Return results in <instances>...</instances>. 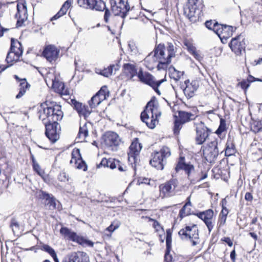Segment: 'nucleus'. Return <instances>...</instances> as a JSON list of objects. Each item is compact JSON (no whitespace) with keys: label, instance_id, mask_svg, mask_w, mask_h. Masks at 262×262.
<instances>
[{"label":"nucleus","instance_id":"f257e3e1","mask_svg":"<svg viewBox=\"0 0 262 262\" xmlns=\"http://www.w3.org/2000/svg\"><path fill=\"white\" fill-rule=\"evenodd\" d=\"M176 47L170 42L167 43L166 48L164 45L159 44L155 49L154 53H151L144 59L145 62L151 64L158 62V67L162 68V65H167L171 62L172 57H174L176 52Z\"/></svg>","mask_w":262,"mask_h":262},{"label":"nucleus","instance_id":"f03ea898","mask_svg":"<svg viewBox=\"0 0 262 262\" xmlns=\"http://www.w3.org/2000/svg\"><path fill=\"white\" fill-rule=\"evenodd\" d=\"M158 101L154 97L146 105L145 110L141 114V119L151 129L155 127L158 122V118L161 116Z\"/></svg>","mask_w":262,"mask_h":262},{"label":"nucleus","instance_id":"7ed1b4c3","mask_svg":"<svg viewBox=\"0 0 262 262\" xmlns=\"http://www.w3.org/2000/svg\"><path fill=\"white\" fill-rule=\"evenodd\" d=\"M171 155L170 149L166 147H163L159 151L155 152L152 155L150 160L151 165L157 169L162 170L164 168V161Z\"/></svg>","mask_w":262,"mask_h":262},{"label":"nucleus","instance_id":"20e7f679","mask_svg":"<svg viewBox=\"0 0 262 262\" xmlns=\"http://www.w3.org/2000/svg\"><path fill=\"white\" fill-rule=\"evenodd\" d=\"M138 77L141 82L150 86L158 95H161V93L158 88L165 81L164 79L157 80L151 74L148 72H143L141 69L138 72Z\"/></svg>","mask_w":262,"mask_h":262},{"label":"nucleus","instance_id":"39448f33","mask_svg":"<svg viewBox=\"0 0 262 262\" xmlns=\"http://www.w3.org/2000/svg\"><path fill=\"white\" fill-rule=\"evenodd\" d=\"M179 235L183 240H190L192 246L196 245L199 242V230L195 225L192 226H186L181 229Z\"/></svg>","mask_w":262,"mask_h":262},{"label":"nucleus","instance_id":"423d86ee","mask_svg":"<svg viewBox=\"0 0 262 262\" xmlns=\"http://www.w3.org/2000/svg\"><path fill=\"white\" fill-rule=\"evenodd\" d=\"M23 53L21 43L17 40L12 38L11 40L10 51L8 53L6 60L11 66L13 63L19 60V57Z\"/></svg>","mask_w":262,"mask_h":262},{"label":"nucleus","instance_id":"0eeeda50","mask_svg":"<svg viewBox=\"0 0 262 262\" xmlns=\"http://www.w3.org/2000/svg\"><path fill=\"white\" fill-rule=\"evenodd\" d=\"M218 145V141L215 139L209 142L203 149V157L208 162L214 163L216 160L219 154Z\"/></svg>","mask_w":262,"mask_h":262},{"label":"nucleus","instance_id":"6e6552de","mask_svg":"<svg viewBox=\"0 0 262 262\" xmlns=\"http://www.w3.org/2000/svg\"><path fill=\"white\" fill-rule=\"evenodd\" d=\"M112 11L115 15H120L124 18L130 10L128 0H111Z\"/></svg>","mask_w":262,"mask_h":262},{"label":"nucleus","instance_id":"1a4fd4ad","mask_svg":"<svg viewBox=\"0 0 262 262\" xmlns=\"http://www.w3.org/2000/svg\"><path fill=\"white\" fill-rule=\"evenodd\" d=\"M199 0H188L184 7V14L191 21L195 20L193 18L200 17L201 10L199 8Z\"/></svg>","mask_w":262,"mask_h":262},{"label":"nucleus","instance_id":"9d476101","mask_svg":"<svg viewBox=\"0 0 262 262\" xmlns=\"http://www.w3.org/2000/svg\"><path fill=\"white\" fill-rule=\"evenodd\" d=\"M104 145L112 151L117 150L121 140L119 135L114 132H107L103 136Z\"/></svg>","mask_w":262,"mask_h":262},{"label":"nucleus","instance_id":"9b49d317","mask_svg":"<svg viewBox=\"0 0 262 262\" xmlns=\"http://www.w3.org/2000/svg\"><path fill=\"white\" fill-rule=\"evenodd\" d=\"M178 185V182L176 179H170L159 186L160 194L163 198L173 196L176 193V188Z\"/></svg>","mask_w":262,"mask_h":262},{"label":"nucleus","instance_id":"f8f14e48","mask_svg":"<svg viewBox=\"0 0 262 262\" xmlns=\"http://www.w3.org/2000/svg\"><path fill=\"white\" fill-rule=\"evenodd\" d=\"M77 3L81 7L96 11H103L105 8L102 0H77Z\"/></svg>","mask_w":262,"mask_h":262},{"label":"nucleus","instance_id":"ddd939ff","mask_svg":"<svg viewBox=\"0 0 262 262\" xmlns=\"http://www.w3.org/2000/svg\"><path fill=\"white\" fill-rule=\"evenodd\" d=\"M196 216L202 220L207 226L210 233L214 227V212L211 209L199 212L195 214Z\"/></svg>","mask_w":262,"mask_h":262},{"label":"nucleus","instance_id":"4468645a","mask_svg":"<svg viewBox=\"0 0 262 262\" xmlns=\"http://www.w3.org/2000/svg\"><path fill=\"white\" fill-rule=\"evenodd\" d=\"M51 106L48 104L47 102L41 104L38 110L39 118L42 120L43 123L48 124L53 123V119L52 117L53 113Z\"/></svg>","mask_w":262,"mask_h":262},{"label":"nucleus","instance_id":"2eb2a0df","mask_svg":"<svg viewBox=\"0 0 262 262\" xmlns=\"http://www.w3.org/2000/svg\"><path fill=\"white\" fill-rule=\"evenodd\" d=\"M70 164L75 168L82 169L83 171L87 170V165L82 159L80 154V150L78 148H75L73 150Z\"/></svg>","mask_w":262,"mask_h":262},{"label":"nucleus","instance_id":"dca6fc26","mask_svg":"<svg viewBox=\"0 0 262 262\" xmlns=\"http://www.w3.org/2000/svg\"><path fill=\"white\" fill-rule=\"evenodd\" d=\"M67 103L73 106L79 115L83 116L86 120L92 113L91 110H90L88 106L83 105L82 103L77 101L74 98H72L70 97L68 99L67 98Z\"/></svg>","mask_w":262,"mask_h":262},{"label":"nucleus","instance_id":"f3484780","mask_svg":"<svg viewBox=\"0 0 262 262\" xmlns=\"http://www.w3.org/2000/svg\"><path fill=\"white\" fill-rule=\"evenodd\" d=\"M45 125L46 136L52 143H55L59 139L60 129L58 127V123H51L45 124Z\"/></svg>","mask_w":262,"mask_h":262},{"label":"nucleus","instance_id":"a211bd4d","mask_svg":"<svg viewBox=\"0 0 262 262\" xmlns=\"http://www.w3.org/2000/svg\"><path fill=\"white\" fill-rule=\"evenodd\" d=\"M196 142L198 144H202L209 136L211 130L205 125L204 123L200 122L196 125Z\"/></svg>","mask_w":262,"mask_h":262},{"label":"nucleus","instance_id":"6ab92c4d","mask_svg":"<svg viewBox=\"0 0 262 262\" xmlns=\"http://www.w3.org/2000/svg\"><path fill=\"white\" fill-rule=\"evenodd\" d=\"M244 39L245 38L241 34L233 38L229 44L231 50L234 52L236 55H241L242 52L245 50V43Z\"/></svg>","mask_w":262,"mask_h":262},{"label":"nucleus","instance_id":"aec40b11","mask_svg":"<svg viewBox=\"0 0 262 262\" xmlns=\"http://www.w3.org/2000/svg\"><path fill=\"white\" fill-rule=\"evenodd\" d=\"M142 148L141 144L139 141V139L135 138L132 142L129 148L128 152V160L130 162L136 163L138 160V156H139L141 150Z\"/></svg>","mask_w":262,"mask_h":262},{"label":"nucleus","instance_id":"412c9836","mask_svg":"<svg viewBox=\"0 0 262 262\" xmlns=\"http://www.w3.org/2000/svg\"><path fill=\"white\" fill-rule=\"evenodd\" d=\"M67 236H68L70 240L76 242L77 243L82 245L83 246L93 247L94 245L93 242L88 240L83 237L78 236L76 233L71 232L67 228Z\"/></svg>","mask_w":262,"mask_h":262},{"label":"nucleus","instance_id":"4be33fe9","mask_svg":"<svg viewBox=\"0 0 262 262\" xmlns=\"http://www.w3.org/2000/svg\"><path fill=\"white\" fill-rule=\"evenodd\" d=\"M217 27L219 28L217 29H215V33L221 40L223 39H226L232 35L233 28L232 26L220 24V25H217Z\"/></svg>","mask_w":262,"mask_h":262},{"label":"nucleus","instance_id":"5701e85b","mask_svg":"<svg viewBox=\"0 0 262 262\" xmlns=\"http://www.w3.org/2000/svg\"><path fill=\"white\" fill-rule=\"evenodd\" d=\"M58 54L59 51L55 46L52 45H49L46 47L42 52L43 57L50 62L57 59Z\"/></svg>","mask_w":262,"mask_h":262},{"label":"nucleus","instance_id":"b1692460","mask_svg":"<svg viewBox=\"0 0 262 262\" xmlns=\"http://www.w3.org/2000/svg\"><path fill=\"white\" fill-rule=\"evenodd\" d=\"M17 12L15 14V17L17 19L16 25L18 27H21L28 18L27 6L26 4H23L22 7L20 8L17 5Z\"/></svg>","mask_w":262,"mask_h":262},{"label":"nucleus","instance_id":"393cba45","mask_svg":"<svg viewBox=\"0 0 262 262\" xmlns=\"http://www.w3.org/2000/svg\"><path fill=\"white\" fill-rule=\"evenodd\" d=\"M184 84L185 87L183 89L184 93L189 98L192 97L199 87L198 82L196 81L190 82L189 80H186L185 81Z\"/></svg>","mask_w":262,"mask_h":262},{"label":"nucleus","instance_id":"a878e982","mask_svg":"<svg viewBox=\"0 0 262 262\" xmlns=\"http://www.w3.org/2000/svg\"><path fill=\"white\" fill-rule=\"evenodd\" d=\"M39 197L40 199L45 200V204L50 209H54L55 208V199L50 194L44 191H41Z\"/></svg>","mask_w":262,"mask_h":262},{"label":"nucleus","instance_id":"bb28decb","mask_svg":"<svg viewBox=\"0 0 262 262\" xmlns=\"http://www.w3.org/2000/svg\"><path fill=\"white\" fill-rule=\"evenodd\" d=\"M184 158H181L175 169L177 171L180 169H183L187 174L188 178H190V173L194 170V166L190 164H187L184 162Z\"/></svg>","mask_w":262,"mask_h":262},{"label":"nucleus","instance_id":"cd10ccee","mask_svg":"<svg viewBox=\"0 0 262 262\" xmlns=\"http://www.w3.org/2000/svg\"><path fill=\"white\" fill-rule=\"evenodd\" d=\"M123 68L125 74L127 75L129 79L134 80V77L136 75L138 76V73L135 64L129 63H125L123 65Z\"/></svg>","mask_w":262,"mask_h":262},{"label":"nucleus","instance_id":"c85d7f7f","mask_svg":"<svg viewBox=\"0 0 262 262\" xmlns=\"http://www.w3.org/2000/svg\"><path fill=\"white\" fill-rule=\"evenodd\" d=\"M15 78L18 80L19 82V92L16 96V99H19L26 93V91L29 89L30 85L25 79H20L17 75H15Z\"/></svg>","mask_w":262,"mask_h":262},{"label":"nucleus","instance_id":"c756f323","mask_svg":"<svg viewBox=\"0 0 262 262\" xmlns=\"http://www.w3.org/2000/svg\"><path fill=\"white\" fill-rule=\"evenodd\" d=\"M51 106L53 113H51L53 119V123H58V121L61 120L63 117V113L61 111V106L58 104H55Z\"/></svg>","mask_w":262,"mask_h":262},{"label":"nucleus","instance_id":"7c9ffc66","mask_svg":"<svg viewBox=\"0 0 262 262\" xmlns=\"http://www.w3.org/2000/svg\"><path fill=\"white\" fill-rule=\"evenodd\" d=\"M118 69L119 68L117 65L112 64L103 70L97 69L96 72L104 77H108L113 74H115L116 71L118 70Z\"/></svg>","mask_w":262,"mask_h":262},{"label":"nucleus","instance_id":"2f4dec72","mask_svg":"<svg viewBox=\"0 0 262 262\" xmlns=\"http://www.w3.org/2000/svg\"><path fill=\"white\" fill-rule=\"evenodd\" d=\"M91 126V123L90 122L85 123L82 126L80 125L77 138L81 140L78 142H82L85 140L89 135V128Z\"/></svg>","mask_w":262,"mask_h":262},{"label":"nucleus","instance_id":"473e14b6","mask_svg":"<svg viewBox=\"0 0 262 262\" xmlns=\"http://www.w3.org/2000/svg\"><path fill=\"white\" fill-rule=\"evenodd\" d=\"M64 83L60 82L58 79L56 78L52 79V87L54 91L60 94L61 96L66 95V90H64Z\"/></svg>","mask_w":262,"mask_h":262},{"label":"nucleus","instance_id":"72a5a7b5","mask_svg":"<svg viewBox=\"0 0 262 262\" xmlns=\"http://www.w3.org/2000/svg\"><path fill=\"white\" fill-rule=\"evenodd\" d=\"M179 119L183 123L189 122L191 120H193L196 117V115L191 112H187L185 111H179Z\"/></svg>","mask_w":262,"mask_h":262},{"label":"nucleus","instance_id":"f704fd0d","mask_svg":"<svg viewBox=\"0 0 262 262\" xmlns=\"http://www.w3.org/2000/svg\"><path fill=\"white\" fill-rule=\"evenodd\" d=\"M119 164V160H116L113 158H109L107 159L106 158H103L102 159L100 163L97 166L98 167H100V166H104L110 167V168L113 169L117 167V164Z\"/></svg>","mask_w":262,"mask_h":262},{"label":"nucleus","instance_id":"c9c22d12","mask_svg":"<svg viewBox=\"0 0 262 262\" xmlns=\"http://www.w3.org/2000/svg\"><path fill=\"white\" fill-rule=\"evenodd\" d=\"M184 45L186 47L188 52L191 54L198 60H201V56L196 52L195 48L188 41H185Z\"/></svg>","mask_w":262,"mask_h":262},{"label":"nucleus","instance_id":"e433bc0d","mask_svg":"<svg viewBox=\"0 0 262 262\" xmlns=\"http://www.w3.org/2000/svg\"><path fill=\"white\" fill-rule=\"evenodd\" d=\"M40 250L48 253L54 259L55 262H59L54 250L48 245H42L40 247Z\"/></svg>","mask_w":262,"mask_h":262},{"label":"nucleus","instance_id":"4c0bfd02","mask_svg":"<svg viewBox=\"0 0 262 262\" xmlns=\"http://www.w3.org/2000/svg\"><path fill=\"white\" fill-rule=\"evenodd\" d=\"M102 102L106 99L109 96V92L106 86H103L101 89L96 94Z\"/></svg>","mask_w":262,"mask_h":262},{"label":"nucleus","instance_id":"58836bf2","mask_svg":"<svg viewBox=\"0 0 262 262\" xmlns=\"http://www.w3.org/2000/svg\"><path fill=\"white\" fill-rule=\"evenodd\" d=\"M236 152L234 144L231 141H228L226 143L225 155L226 156L229 157L233 155Z\"/></svg>","mask_w":262,"mask_h":262},{"label":"nucleus","instance_id":"ea45409f","mask_svg":"<svg viewBox=\"0 0 262 262\" xmlns=\"http://www.w3.org/2000/svg\"><path fill=\"white\" fill-rule=\"evenodd\" d=\"M101 101L100 100V98L98 97L95 94L93 96L91 100L89 101V104L91 108H95L99 105Z\"/></svg>","mask_w":262,"mask_h":262},{"label":"nucleus","instance_id":"a19ab883","mask_svg":"<svg viewBox=\"0 0 262 262\" xmlns=\"http://www.w3.org/2000/svg\"><path fill=\"white\" fill-rule=\"evenodd\" d=\"M66 2H64L60 10L58 12V13L55 14L53 17L51 18V21H53L54 20H56L60 18L61 16L64 15L66 14Z\"/></svg>","mask_w":262,"mask_h":262},{"label":"nucleus","instance_id":"79ce46f5","mask_svg":"<svg viewBox=\"0 0 262 262\" xmlns=\"http://www.w3.org/2000/svg\"><path fill=\"white\" fill-rule=\"evenodd\" d=\"M217 25H220L215 20H208L205 23L206 27L209 29V30H211L213 31L215 33V29H218L219 27H217Z\"/></svg>","mask_w":262,"mask_h":262},{"label":"nucleus","instance_id":"37998d69","mask_svg":"<svg viewBox=\"0 0 262 262\" xmlns=\"http://www.w3.org/2000/svg\"><path fill=\"white\" fill-rule=\"evenodd\" d=\"M121 223L119 221L116 220L113 221L110 226H109L106 229V231H108L111 233H113L115 230H117L120 226Z\"/></svg>","mask_w":262,"mask_h":262},{"label":"nucleus","instance_id":"c03bdc74","mask_svg":"<svg viewBox=\"0 0 262 262\" xmlns=\"http://www.w3.org/2000/svg\"><path fill=\"white\" fill-rule=\"evenodd\" d=\"M183 124V122H182L179 119H176L175 120L173 129L174 133L175 134H178L179 133V131L181 129Z\"/></svg>","mask_w":262,"mask_h":262},{"label":"nucleus","instance_id":"a18cd8bd","mask_svg":"<svg viewBox=\"0 0 262 262\" xmlns=\"http://www.w3.org/2000/svg\"><path fill=\"white\" fill-rule=\"evenodd\" d=\"M226 128V121L223 119H220V124L219 128L216 130L215 133L217 135L221 134L222 132L225 131Z\"/></svg>","mask_w":262,"mask_h":262},{"label":"nucleus","instance_id":"49530a36","mask_svg":"<svg viewBox=\"0 0 262 262\" xmlns=\"http://www.w3.org/2000/svg\"><path fill=\"white\" fill-rule=\"evenodd\" d=\"M128 47V50L132 55H136L138 53V49L134 42H129Z\"/></svg>","mask_w":262,"mask_h":262},{"label":"nucleus","instance_id":"de8ad7c7","mask_svg":"<svg viewBox=\"0 0 262 262\" xmlns=\"http://www.w3.org/2000/svg\"><path fill=\"white\" fill-rule=\"evenodd\" d=\"M76 257L77 258L76 262H90L89 257L85 253L82 252L80 256H76Z\"/></svg>","mask_w":262,"mask_h":262},{"label":"nucleus","instance_id":"09e8293b","mask_svg":"<svg viewBox=\"0 0 262 262\" xmlns=\"http://www.w3.org/2000/svg\"><path fill=\"white\" fill-rule=\"evenodd\" d=\"M10 227L12 229L14 234L15 233L16 231L19 230V225L18 222L16 221L15 219L14 218L12 219L11 220Z\"/></svg>","mask_w":262,"mask_h":262},{"label":"nucleus","instance_id":"8fccbe9b","mask_svg":"<svg viewBox=\"0 0 262 262\" xmlns=\"http://www.w3.org/2000/svg\"><path fill=\"white\" fill-rule=\"evenodd\" d=\"M33 168L34 170L35 171L39 176H40L42 178H43L45 172L43 170L41 169L39 164L37 162H34V164H33Z\"/></svg>","mask_w":262,"mask_h":262},{"label":"nucleus","instance_id":"3c124183","mask_svg":"<svg viewBox=\"0 0 262 262\" xmlns=\"http://www.w3.org/2000/svg\"><path fill=\"white\" fill-rule=\"evenodd\" d=\"M173 72L172 73L173 75V78L176 80H179L181 76H182L184 73L183 71H179L176 70L174 68H173Z\"/></svg>","mask_w":262,"mask_h":262},{"label":"nucleus","instance_id":"603ef678","mask_svg":"<svg viewBox=\"0 0 262 262\" xmlns=\"http://www.w3.org/2000/svg\"><path fill=\"white\" fill-rule=\"evenodd\" d=\"M166 249H167V250H168V249L170 248L171 244V234L169 230H167V232H166Z\"/></svg>","mask_w":262,"mask_h":262},{"label":"nucleus","instance_id":"864d4df0","mask_svg":"<svg viewBox=\"0 0 262 262\" xmlns=\"http://www.w3.org/2000/svg\"><path fill=\"white\" fill-rule=\"evenodd\" d=\"M187 208L186 206H183L182 209L180 210L179 212L180 216L182 218L184 216H186L190 214V209L189 210H186Z\"/></svg>","mask_w":262,"mask_h":262},{"label":"nucleus","instance_id":"5fc2aeb1","mask_svg":"<svg viewBox=\"0 0 262 262\" xmlns=\"http://www.w3.org/2000/svg\"><path fill=\"white\" fill-rule=\"evenodd\" d=\"M170 249H166V252L165 253L164 256V260L165 262H172V257L171 254H170Z\"/></svg>","mask_w":262,"mask_h":262},{"label":"nucleus","instance_id":"6e6d98bb","mask_svg":"<svg viewBox=\"0 0 262 262\" xmlns=\"http://www.w3.org/2000/svg\"><path fill=\"white\" fill-rule=\"evenodd\" d=\"M249 85L250 84L247 80H243L238 83V85H239L244 90L247 89L249 86Z\"/></svg>","mask_w":262,"mask_h":262},{"label":"nucleus","instance_id":"4d7b16f0","mask_svg":"<svg viewBox=\"0 0 262 262\" xmlns=\"http://www.w3.org/2000/svg\"><path fill=\"white\" fill-rule=\"evenodd\" d=\"M150 220L153 222L152 226L156 231H158L160 229H162L161 226L158 221L151 219H150Z\"/></svg>","mask_w":262,"mask_h":262},{"label":"nucleus","instance_id":"13d9d810","mask_svg":"<svg viewBox=\"0 0 262 262\" xmlns=\"http://www.w3.org/2000/svg\"><path fill=\"white\" fill-rule=\"evenodd\" d=\"M104 10H105V13H104V20L105 23H108L109 18L111 16V14L110 11L108 9H106V8H105V9Z\"/></svg>","mask_w":262,"mask_h":262},{"label":"nucleus","instance_id":"bf43d9fd","mask_svg":"<svg viewBox=\"0 0 262 262\" xmlns=\"http://www.w3.org/2000/svg\"><path fill=\"white\" fill-rule=\"evenodd\" d=\"M227 216H225L224 215H219V224L220 226H222L224 225L226 223Z\"/></svg>","mask_w":262,"mask_h":262},{"label":"nucleus","instance_id":"052dcab7","mask_svg":"<svg viewBox=\"0 0 262 262\" xmlns=\"http://www.w3.org/2000/svg\"><path fill=\"white\" fill-rule=\"evenodd\" d=\"M254 131L256 132L262 131V119L256 123L255 128L254 129Z\"/></svg>","mask_w":262,"mask_h":262},{"label":"nucleus","instance_id":"680f3d73","mask_svg":"<svg viewBox=\"0 0 262 262\" xmlns=\"http://www.w3.org/2000/svg\"><path fill=\"white\" fill-rule=\"evenodd\" d=\"M58 179L61 182H64L66 180V173L64 172H61L58 177Z\"/></svg>","mask_w":262,"mask_h":262},{"label":"nucleus","instance_id":"e2e57ef3","mask_svg":"<svg viewBox=\"0 0 262 262\" xmlns=\"http://www.w3.org/2000/svg\"><path fill=\"white\" fill-rule=\"evenodd\" d=\"M245 199L248 201H251L253 200V196L250 192H247L245 194Z\"/></svg>","mask_w":262,"mask_h":262},{"label":"nucleus","instance_id":"0e129e2a","mask_svg":"<svg viewBox=\"0 0 262 262\" xmlns=\"http://www.w3.org/2000/svg\"><path fill=\"white\" fill-rule=\"evenodd\" d=\"M117 167H118V169L120 171H125V170H126V166L123 165H121L119 161V164H117Z\"/></svg>","mask_w":262,"mask_h":262},{"label":"nucleus","instance_id":"69168bd1","mask_svg":"<svg viewBox=\"0 0 262 262\" xmlns=\"http://www.w3.org/2000/svg\"><path fill=\"white\" fill-rule=\"evenodd\" d=\"M228 213V210L226 208H225L224 206H223V209L220 214V215H224L225 216H227Z\"/></svg>","mask_w":262,"mask_h":262},{"label":"nucleus","instance_id":"338daca9","mask_svg":"<svg viewBox=\"0 0 262 262\" xmlns=\"http://www.w3.org/2000/svg\"><path fill=\"white\" fill-rule=\"evenodd\" d=\"M201 175L202 176H201V177L197 180L198 181H201L202 180H203L208 177V174L206 172H202Z\"/></svg>","mask_w":262,"mask_h":262},{"label":"nucleus","instance_id":"774afa93","mask_svg":"<svg viewBox=\"0 0 262 262\" xmlns=\"http://www.w3.org/2000/svg\"><path fill=\"white\" fill-rule=\"evenodd\" d=\"M235 256H236L235 251V250H233L230 253V258L233 262L235 261Z\"/></svg>","mask_w":262,"mask_h":262}]
</instances>
